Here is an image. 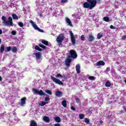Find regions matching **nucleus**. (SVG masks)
<instances>
[{"instance_id": "25", "label": "nucleus", "mask_w": 126, "mask_h": 126, "mask_svg": "<svg viewBox=\"0 0 126 126\" xmlns=\"http://www.w3.org/2000/svg\"><path fill=\"white\" fill-rule=\"evenodd\" d=\"M104 21H105V22H109L110 21V18H109V17H104L103 18Z\"/></svg>"}, {"instance_id": "55", "label": "nucleus", "mask_w": 126, "mask_h": 126, "mask_svg": "<svg viewBox=\"0 0 126 126\" xmlns=\"http://www.w3.org/2000/svg\"><path fill=\"white\" fill-rule=\"evenodd\" d=\"M1 43V39L0 38V44Z\"/></svg>"}, {"instance_id": "12", "label": "nucleus", "mask_w": 126, "mask_h": 126, "mask_svg": "<svg viewBox=\"0 0 126 126\" xmlns=\"http://www.w3.org/2000/svg\"><path fill=\"white\" fill-rule=\"evenodd\" d=\"M65 20H66V23H68L69 26H71V27H73V25H72V24L71 23V21H70V19H68V18H66Z\"/></svg>"}, {"instance_id": "13", "label": "nucleus", "mask_w": 126, "mask_h": 126, "mask_svg": "<svg viewBox=\"0 0 126 126\" xmlns=\"http://www.w3.org/2000/svg\"><path fill=\"white\" fill-rule=\"evenodd\" d=\"M34 55L36 58V60H40V59H41V52L34 53Z\"/></svg>"}, {"instance_id": "33", "label": "nucleus", "mask_w": 126, "mask_h": 126, "mask_svg": "<svg viewBox=\"0 0 126 126\" xmlns=\"http://www.w3.org/2000/svg\"><path fill=\"white\" fill-rule=\"evenodd\" d=\"M46 105V103L45 101H42L40 103H39V106H41V107H43Z\"/></svg>"}, {"instance_id": "47", "label": "nucleus", "mask_w": 126, "mask_h": 126, "mask_svg": "<svg viewBox=\"0 0 126 126\" xmlns=\"http://www.w3.org/2000/svg\"><path fill=\"white\" fill-rule=\"evenodd\" d=\"M54 126H61V124L57 123V124H54Z\"/></svg>"}, {"instance_id": "17", "label": "nucleus", "mask_w": 126, "mask_h": 126, "mask_svg": "<svg viewBox=\"0 0 126 126\" xmlns=\"http://www.w3.org/2000/svg\"><path fill=\"white\" fill-rule=\"evenodd\" d=\"M30 126H38V125H37V123H36L35 120H32L31 121Z\"/></svg>"}, {"instance_id": "6", "label": "nucleus", "mask_w": 126, "mask_h": 126, "mask_svg": "<svg viewBox=\"0 0 126 126\" xmlns=\"http://www.w3.org/2000/svg\"><path fill=\"white\" fill-rule=\"evenodd\" d=\"M69 34L70 36L72 45H73V46H74L75 45V44H76V40L75 39V36H74V35H73V33L72 32V31H70L69 32Z\"/></svg>"}, {"instance_id": "10", "label": "nucleus", "mask_w": 126, "mask_h": 126, "mask_svg": "<svg viewBox=\"0 0 126 126\" xmlns=\"http://www.w3.org/2000/svg\"><path fill=\"white\" fill-rule=\"evenodd\" d=\"M105 63L103 61H99L95 63L97 66H99V65H105Z\"/></svg>"}, {"instance_id": "8", "label": "nucleus", "mask_w": 126, "mask_h": 126, "mask_svg": "<svg viewBox=\"0 0 126 126\" xmlns=\"http://www.w3.org/2000/svg\"><path fill=\"white\" fill-rule=\"evenodd\" d=\"M51 79H52L54 82H55V83H56V84H58L59 85H63V83L62 82V81L60 80L59 79H57L53 76H51Z\"/></svg>"}, {"instance_id": "54", "label": "nucleus", "mask_w": 126, "mask_h": 126, "mask_svg": "<svg viewBox=\"0 0 126 126\" xmlns=\"http://www.w3.org/2000/svg\"><path fill=\"white\" fill-rule=\"evenodd\" d=\"M45 105L46 104H49V102L48 101H45Z\"/></svg>"}, {"instance_id": "29", "label": "nucleus", "mask_w": 126, "mask_h": 126, "mask_svg": "<svg viewBox=\"0 0 126 126\" xmlns=\"http://www.w3.org/2000/svg\"><path fill=\"white\" fill-rule=\"evenodd\" d=\"M45 92L47 94H49V95H52V94H53V93H52V92L50 90H46Z\"/></svg>"}, {"instance_id": "2", "label": "nucleus", "mask_w": 126, "mask_h": 126, "mask_svg": "<svg viewBox=\"0 0 126 126\" xmlns=\"http://www.w3.org/2000/svg\"><path fill=\"white\" fill-rule=\"evenodd\" d=\"M87 1L83 3L84 8H89V9L92 10L97 4V0H87Z\"/></svg>"}, {"instance_id": "43", "label": "nucleus", "mask_w": 126, "mask_h": 126, "mask_svg": "<svg viewBox=\"0 0 126 126\" xmlns=\"http://www.w3.org/2000/svg\"><path fill=\"white\" fill-rule=\"evenodd\" d=\"M11 34L12 35H16V32L13 31L11 32Z\"/></svg>"}, {"instance_id": "38", "label": "nucleus", "mask_w": 126, "mask_h": 126, "mask_svg": "<svg viewBox=\"0 0 126 126\" xmlns=\"http://www.w3.org/2000/svg\"><path fill=\"white\" fill-rule=\"evenodd\" d=\"M10 7L12 8V7H14V3H11L9 5Z\"/></svg>"}, {"instance_id": "53", "label": "nucleus", "mask_w": 126, "mask_h": 126, "mask_svg": "<svg viewBox=\"0 0 126 126\" xmlns=\"http://www.w3.org/2000/svg\"><path fill=\"white\" fill-rule=\"evenodd\" d=\"M2 80V77H1V76H0V81H1Z\"/></svg>"}, {"instance_id": "26", "label": "nucleus", "mask_w": 126, "mask_h": 126, "mask_svg": "<svg viewBox=\"0 0 126 126\" xmlns=\"http://www.w3.org/2000/svg\"><path fill=\"white\" fill-rule=\"evenodd\" d=\"M12 51L13 53H16L17 52V48L15 46H13L12 48Z\"/></svg>"}, {"instance_id": "37", "label": "nucleus", "mask_w": 126, "mask_h": 126, "mask_svg": "<svg viewBox=\"0 0 126 126\" xmlns=\"http://www.w3.org/2000/svg\"><path fill=\"white\" fill-rule=\"evenodd\" d=\"M18 25L20 26V27H23V23L22 22H19Z\"/></svg>"}, {"instance_id": "27", "label": "nucleus", "mask_w": 126, "mask_h": 126, "mask_svg": "<svg viewBox=\"0 0 126 126\" xmlns=\"http://www.w3.org/2000/svg\"><path fill=\"white\" fill-rule=\"evenodd\" d=\"M38 46L40 48H42V49H43V50H46V49H47V47L45 46V45H44L43 44H38Z\"/></svg>"}, {"instance_id": "7", "label": "nucleus", "mask_w": 126, "mask_h": 126, "mask_svg": "<svg viewBox=\"0 0 126 126\" xmlns=\"http://www.w3.org/2000/svg\"><path fill=\"white\" fill-rule=\"evenodd\" d=\"M30 23H31V24H32L33 28H34L35 30H38V31H39V32L44 33V31L42 29L39 28L37 25H36L35 23H34V22L32 20L30 21Z\"/></svg>"}, {"instance_id": "36", "label": "nucleus", "mask_w": 126, "mask_h": 126, "mask_svg": "<svg viewBox=\"0 0 126 126\" xmlns=\"http://www.w3.org/2000/svg\"><path fill=\"white\" fill-rule=\"evenodd\" d=\"M81 40H82V41H85V37H84V35H82L81 36Z\"/></svg>"}, {"instance_id": "44", "label": "nucleus", "mask_w": 126, "mask_h": 126, "mask_svg": "<svg viewBox=\"0 0 126 126\" xmlns=\"http://www.w3.org/2000/svg\"><path fill=\"white\" fill-rule=\"evenodd\" d=\"M110 29H116V27H114V26H113V25H111Z\"/></svg>"}, {"instance_id": "32", "label": "nucleus", "mask_w": 126, "mask_h": 126, "mask_svg": "<svg viewBox=\"0 0 126 126\" xmlns=\"http://www.w3.org/2000/svg\"><path fill=\"white\" fill-rule=\"evenodd\" d=\"M84 117H85V116L84 114H79V118L80 119V120H83V119H84Z\"/></svg>"}, {"instance_id": "14", "label": "nucleus", "mask_w": 126, "mask_h": 126, "mask_svg": "<svg viewBox=\"0 0 126 126\" xmlns=\"http://www.w3.org/2000/svg\"><path fill=\"white\" fill-rule=\"evenodd\" d=\"M21 101L22 106H23V105H25V104H26V97H24L22 98L21 99Z\"/></svg>"}, {"instance_id": "48", "label": "nucleus", "mask_w": 126, "mask_h": 126, "mask_svg": "<svg viewBox=\"0 0 126 126\" xmlns=\"http://www.w3.org/2000/svg\"><path fill=\"white\" fill-rule=\"evenodd\" d=\"M126 27L124 26H121L120 29H126Z\"/></svg>"}, {"instance_id": "28", "label": "nucleus", "mask_w": 126, "mask_h": 126, "mask_svg": "<svg viewBox=\"0 0 126 126\" xmlns=\"http://www.w3.org/2000/svg\"><path fill=\"white\" fill-rule=\"evenodd\" d=\"M106 87H110L111 86V82L107 81L105 83Z\"/></svg>"}, {"instance_id": "9", "label": "nucleus", "mask_w": 126, "mask_h": 126, "mask_svg": "<svg viewBox=\"0 0 126 126\" xmlns=\"http://www.w3.org/2000/svg\"><path fill=\"white\" fill-rule=\"evenodd\" d=\"M88 39L89 42H94L95 40V37L92 34H89V37H88Z\"/></svg>"}, {"instance_id": "20", "label": "nucleus", "mask_w": 126, "mask_h": 126, "mask_svg": "<svg viewBox=\"0 0 126 126\" xmlns=\"http://www.w3.org/2000/svg\"><path fill=\"white\" fill-rule=\"evenodd\" d=\"M54 120L56 123H61V118L60 117H55Z\"/></svg>"}, {"instance_id": "34", "label": "nucleus", "mask_w": 126, "mask_h": 126, "mask_svg": "<svg viewBox=\"0 0 126 126\" xmlns=\"http://www.w3.org/2000/svg\"><path fill=\"white\" fill-rule=\"evenodd\" d=\"M85 122L86 123V124L88 125V124H89V123H90V120L89 119H88V118H86L85 119Z\"/></svg>"}, {"instance_id": "19", "label": "nucleus", "mask_w": 126, "mask_h": 126, "mask_svg": "<svg viewBox=\"0 0 126 126\" xmlns=\"http://www.w3.org/2000/svg\"><path fill=\"white\" fill-rule=\"evenodd\" d=\"M0 52L1 54L4 52V45L2 44L0 46Z\"/></svg>"}, {"instance_id": "23", "label": "nucleus", "mask_w": 126, "mask_h": 126, "mask_svg": "<svg viewBox=\"0 0 126 126\" xmlns=\"http://www.w3.org/2000/svg\"><path fill=\"white\" fill-rule=\"evenodd\" d=\"M62 104L63 106V107H64V108H66V100H63L62 101Z\"/></svg>"}, {"instance_id": "52", "label": "nucleus", "mask_w": 126, "mask_h": 126, "mask_svg": "<svg viewBox=\"0 0 126 126\" xmlns=\"http://www.w3.org/2000/svg\"><path fill=\"white\" fill-rule=\"evenodd\" d=\"M2 34V31L0 29V34Z\"/></svg>"}, {"instance_id": "39", "label": "nucleus", "mask_w": 126, "mask_h": 126, "mask_svg": "<svg viewBox=\"0 0 126 126\" xmlns=\"http://www.w3.org/2000/svg\"><path fill=\"white\" fill-rule=\"evenodd\" d=\"M92 112H93V110L91 109V108H90V109L88 110V113L90 114H92Z\"/></svg>"}, {"instance_id": "3", "label": "nucleus", "mask_w": 126, "mask_h": 126, "mask_svg": "<svg viewBox=\"0 0 126 126\" xmlns=\"http://www.w3.org/2000/svg\"><path fill=\"white\" fill-rule=\"evenodd\" d=\"M1 19L3 21V23L7 26H13V21L11 17L9 16L8 18V21L6 20V17L4 16L1 17Z\"/></svg>"}, {"instance_id": "24", "label": "nucleus", "mask_w": 126, "mask_h": 126, "mask_svg": "<svg viewBox=\"0 0 126 126\" xmlns=\"http://www.w3.org/2000/svg\"><path fill=\"white\" fill-rule=\"evenodd\" d=\"M12 17L13 18V19L15 20H18V16L16 15L15 14H12Z\"/></svg>"}, {"instance_id": "45", "label": "nucleus", "mask_w": 126, "mask_h": 126, "mask_svg": "<svg viewBox=\"0 0 126 126\" xmlns=\"http://www.w3.org/2000/svg\"><path fill=\"white\" fill-rule=\"evenodd\" d=\"M75 100H76V101L77 103H79V98H78V97H76V98H75Z\"/></svg>"}, {"instance_id": "5", "label": "nucleus", "mask_w": 126, "mask_h": 126, "mask_svg": "<svg viewBox=\"0 0 126 126\" xmlns=\"http://www.w3.org/2000/svg\"><path fill=\"white\" fill-rule=\"evenodd\" d=\"M32 91L34 95H39V96H44L45 95V93L42 90L39 91L38 89L32 88Z\"/></svg>"}, {"instance_id": "56", "label": "nucleus", "mask_w": 126, "mask_h": 126, "mask_svg": "<svg viewBox=\"0 0 126 126\" xmlns=\"http://www.w3.org/2000/svg\"><path fill=\"white\" fill-rule=\"evenodd\" d=\"M97 1H101V0H97Z\"/></svg>"}, {"instance_id": "30", "label": "nucleus", "mask_w": 126, "mask_h": 126, "mask_svg": "<svg viewBox=\"0 0 126 126\" xmlns=\"http://www.w3.org/2000/svg\"><path fill=\"white\" fill-rule=\"evenodd\" d=\"M11 50H12L11 47L9 46L6 48V49L5 50V52H10V51H11Z\"/></svg>"}, {"instance_id": "11", "label": "nucleus", "mask_w": 126, "mask_h": 126, "mask_svg": "<svg viewBox=\"0 0 126 126\" xmlns=\"http://www.w3.org/2000/svg\"><path fill=\"white\" fill-rule=\"evenodd\" d=\"M55 95L57 97H62L63 96V92L62 91H57L55 93Z\"/></svg>"}, {"instance_id": "18", "label": "nucleus", "mask_w": 126, "mask_h": 126, "mask_svg": "<svg viewBox=\"0 0 126 126\" xmlns=\"http://www.w3.org/2000/svg\"><path fill=\"white\" fill-rule=\"evenodd\" d=\"M35 50H36V51H38L39 52H42L43 51V49L42 48H40L39 46L36 45L34 47Z\"/></svg>"}, {"instance_id": "31", "label": "nucleus", "mask_w": 126, "mask_h": 126, "mask_svg": "<svg viewBox=\"0 0 126 126\" xmlns=\"http://www.w3.org/2000/svg\"><path fill=\"white\" fill-rule=\"evenodd\" d=\"M102 37H103V35L102 34H101V33H98L97 35V38L99 40L100 39H101V38H102Z\"/></svg>"}, {"instance_id": "46", "label": "nucleus", "mask_w": 126, "mask_h": 126, "mask_svg": "<svg viewBox=\"0 0 126 126\" xmlns=\"http://www.w3.org/2000/svg\"><path fill=\"white\" fill-rule=\"evenodd\" d=\"M71 110H72V111H75V108L73 106H71Z\"/></svg>"}, {"instance_id": "41", "label": "nucleus", "mask_w": 126, "mask_h": 126, "mask_svg": "<svg viewBox=\"0 0 126 126\" xmlns=\"http://www.w3.org/2000/svg\"><path fill=\"white\" fill-rule=\"evenodd\" d=\"M126 35H123L121 38V40H123V41L126 40Z\"/></svg>"}, {"instance_id": "42", "label": "nucleus", "mask_w": 126, "mask_h": 126, "mask_svg": "<svg viewBox=\"0 0 126 126\" xmlns=\"http://www.w3.org/2000/svg\"><path fill=\"white\" fill-rule=\"evenodd\" d=\"M50 98L49 97H46L45 98V101H50Z\"/></svg>"}, {"instance_id": "22", "label": "nucleus", "mask_w": 126, "mask_h": 126, "mask_svg": "<svg viewBox=\"0 0 126 126\" xmlns=\"http://www.w3.org/2000/svg\"><path fill=\"white\" fill-rule=\"evenodd\" d=\"M41 42L42 44H44V45H45L46 46H49V42L47 40H43L41 41Z\"/></svg>"}, {"instance_id": "1", "label": "nucleus", "mask_w": 126, "mask_h": 126, "mask_svg": "<svg viewBox=\"0 0 126 126\" xmlns=\"http://www.w3.org/2000/svg\"><path fill=\"white\" fill-rule=\"evenodd\" d=\"M69 55L68 56L67 58L65 60V64L68 67L70 66V64L73 60H75L77 58V53L74 51V50H70L69 52Z\"/></svg>"}, {"instance_id": "16", "label": "nucleus", "mask_w": 126, "mask_h": 126, "mask_svg": "<svg viewBox=\"0 0 126 126\" xmlns=\"http://www.w3.org/2000/svg\"><path fill=\"white\" fill-rule=\"evenodd\" d=\"M76 70L77 73H79L81 71L80 70V65H79V64L76 65Z\"/></svg>"}, {"instance_id": "50", "label": "nucleus", "mask_w": 126, "mask_h": 126, "mask_svg": "<svg viewBox=\"0 0 126 126\" xmlns=\"http://www.w3.org/2000/svg\"><path fill=\"white\" fill-rule=\"evenodd\" d=\"M39 16H40V17H43V14H42V13H40V14H39Z\"/></svg>"}, {"instance_id": "4", "label": "nucleus", "mask_w": 126, "mask_h": 126, "mask_svg": "<svg viewBox=\"0 0 126 126\" xmlns=\"http://www.w3.org/2000/svg\"><path fill=\"white\" fill-rule=\"evenodd\" d=\"M63 40H64V33H60L56 39L59 46H62V45H63Z\"/></svg>"}, {"instance_id": "21", "label": "nucleus", "mask_w": 126, "mask_h": 126, "mask_svg": "<svg viewBox=\"0 0 126 126\" xmlns=\"http://www.w3.org/2000/svg\"><path fill=\"white\" fill-rule=\"evenodd\" d=\"M56 77H61V78H66V77L65 76H63L61 73H58L56 75Z\"/></svg>"}, {"instance_id": "51", "label": "nucleus", "mask_w": 126, "mask_h": 126, "mask_svg": "<svg viewBox=\"0 0 126 126\" xmlns=\"http://www.w3.org/2000/svg\"><path fill=\"white\" fill-rule=\"evenodd\" d=\"M99 123H100V125H101V126H102V125H103V121H100L99 122Z\"/></svg>"}, {"instance_id": "49", "label": "nucleus", "mask_w": 126, "mask_h": 126, "mask_svg": "<svg viewBox=\"0 0 126 126\" xmlns=\"http://www.w3.org/2000/svg\"><path fill=\"white\" fill-rule=\"evenodd\" d=\"M106 71H110V67H107L106 68Z\"/></svg>"}, {"instance_id": "15", "label": "nucleus", "mask_w": 126, "mask_h": 126, "mask_svg": "<svg viewBox=\"0 0 126 126\" xmlns=\"http://www.w3.org/2000/svg\"><path fill=\"white\" fill-rule=\"evenodd\" d=\"M43 120L45 123H50V118L47 116H44Z\"/></svg>"}, {"instance_id": "35", "label": "nucleus", "mask_w": 126, "mask_h": 126, "mask_svg": "<svg viewBox=\"0 0 126 126\" xmlns=\"http://www.w3.org/2000/svg\"><path fill=\"white\" fill-rule=\"evenodd\" d=\"M89 79H90V80H95V77L94 76H90L89 77Z\"/></svg>"}, {"instance_id": "40", "label": "nucleus", "mask_w": 126, "mask_h": 126, "mask_svg": "<svg viewBox=\"0 0 126 126\" xmlns=\"http://www.w3.org/2000/svg\"><path fill=\"white\" fill-rule=\"evenodd\" d=\"M67 0H61V3H64L65 2H67Z\"/></svg>"}]
</instances>
